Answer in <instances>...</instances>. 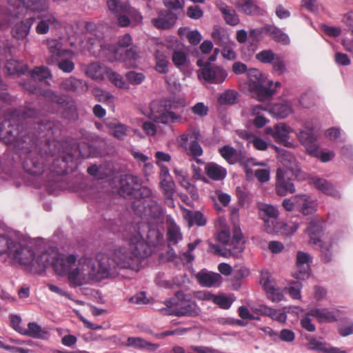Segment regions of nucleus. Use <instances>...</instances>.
I'll return each instance as SVG.
<instances>
[{
	"label": "nucleus",
	"mask_w": 353,
	"mask_h": 353,
	"mask_svg": "<svg viewBox=\"0 0 353 353\" xmlns=\"http://www.w3.org/2000/svg\"><path fill=\"white\" fill-rule=\"evenodd\" d=\"M172 61L177 68L185 65L187 61V54L181 50H174L172 55Z\"/></svg>",
	"instance_id": "obj_63"
},
{
	"label": "nucleus",
	"mask_w": 353,
	"mask_h": 353,
	"mask_svg": "<svg viewBox=\"0 0 353 353\" xmlns=\"http://www.w3.org/2000/svg\"><path fill=\"white\" fill-rule=\"evenodd\" d=\"M270 112L275 117L284 119L292 113V108L289 101H283L273 104Z\"/></svg>",
	"instance_id": "obj_39"
},
{
	"label": "nucleus",
	"mask_w": 353,
	"mask_h": 353,
	"mask_svg": "<svg viewBox=\"0 0 353 353\" xmlns=\"http://www.w3.org/2000/svg\"><path fill=\"white\" fill-rule=\"evenodd\" d=\"M220 11L223 15L226 23L234 26L239 23V16L236 12L229 6L219 8Z\"/></svg>",
	"instance_id": "obj_49"
},
{
	"label": "nucleus",
	"mask_w": 353,
	"mask_h": 353,
	"mask_svg": "<svg viewBox=\"0 0 353 353\" xmlns=\"http://www.w3.org/2000/svg\"><path fill=\"white\" fill-rule=\"evenodd\" d=\"M134 230V234H131L130 236L135 238L137 241H143L150 251V246L157 245L163 238L160 232L156 228H152L148 223H139Z\"/></svg>",
	"instance_id": "obj_11"
},
{
	"label": "nucleus",
	"mask_w": 353,
	"mask_h": 353,
	"mask_svg": "<svg viewBox=\"0 0 353 353\" xmlns=\"http://www.w3.org/2000/svg\"><path fill=\"white\" fill-rule=\"evenodd\" d=\"M228 76L227 72L221 67L205 63L198 74L199 78L203 79L210 83L219 84L223 83Z\"/></svg>",
	"instance_id": "obj_14"
},
{
	"label": "nucleus",
	"mask_w": 353,
	"mask_h": 353,
	"mask_svg": "<svg viewBox=\"0 0 353 353\" xmlns=\"http://www.w3.org/2000/svg\"><path fill=\"white\" fill-rule=\"evenodd\" d=\"M46 161V159L40 154L30 152L23 161L24 170L33 176H39L45 170Z\"/></svg>",
	"instance_id": "obj_16"
},
{
	"label": "nucleus",
	"mask_w": 353,
	"mask_h": 353,
	"mask_svg": "<svg viewBox=\"0 0 353 353\" xmlns=\"http://www.w3.org/2000/svg\"><path fill=\"white\" fill-rule=\"evenodd\" d=\"M296 176V174L285 170L283 168H278L276 173L275 190L277 195L280 196H286L288 194H293L296 189L293 181Z\"/></svg>",
	"instance_id": "obj_13"
},
{
	"label": "nucleus",
	"mask_w": 353,
	"mask_h": 353,
	"mask_svg": "<svg viewBox=\"0 0 353 353\" xmlns=\"http://www.w3.org/2000/svg\"><path fill=\"white\" fill-rule=\"evenodd\" d=\"M177 19V15L172 10L163 9L158 12L156 17L152 19L151 23L158 30H170L175 26Z\"/></svg>",
	"instance_id": "obj_18"
},
{
	"label": "nucleus",
	"mask_w": 353,
	"mask_h": 353,
	"mask_svg": "<svg viewBox=\"0 0 353 353\" xmlns=\"http://www.w3.org/2000/svg\"><path fill=\"white\" fill-rule=\"evenodd\" d=\"M183 212V217L188 221L190 228L194 225L204 226L207 223V220L203 214L200 211H192L184 208Z\"/></svg>",
	"instance_id": "obj_36"
},
{
	"label": "nucleus",
	"mask_w": 353,
	"mask_h": 353,
	"mask_svg": "<svg viewBox=\"0 0 353 353\" xmlns=\"http://www.w3.org/2000/svg\"><path fill=\"white\" fill-rule=\"evenodd\" d=\"M253 89L251 90L256 94V97L259 101H264L270 99L274 93L276 92L274 88H272L271 86L268 88L264 85V83L258 85H254Z\"/></svg>",
	"instance_id": "obj_42"
},
{
	"label": "nucleus",
	"mask_w": 353,
	"mask_h": 353,
	"mask_svg": "<svg viewBox=\"0 0 353 353\" xmlns=\"http://www.w3.org/2000/svg\"><path fill=\"white\" fill-rule=\"evenodd\" d=\"M122 344L125 347H132L136 349H147L150 351H154L159 347V344L152 343L145 341L141 337L130 336L128 337L125 342Z\"/></svg>",
	"instance_id": "obj_30"
},
{
	"label": "nucleus",
	"mask_w": 353,
	"mask_h": 353,
	"mask_svg": "<svg viewBox=\"0 0 353 353\" xmlns=\"http://www.w3.org/2000/svg\"><path fill=\"white\" fill-rule=\"evenodd\" d=\"M31 77L34 78L39 83L52 77L50 70L46 66L35 67L30 72Z\"/></svg>",
	"instance_id": "obj_50"
},
{
	"label": "nucleus",
	"mask_w": 353,
	"mask_h": 353,
	"mask_svg": "<svg viewBox=\"0 0 353 353\" xmlns=\"http://www.w3.org/2000/svg\"><path fill=\"white\" fill-rule=\"evenodd\" d=\"M108 9L115 14H121L126 10V4H121L119 0H107Z\"/></svg>",
	"instance_id": "obj_64"
},
{
	"label": "nucleus",
	"mask_w": 353,
	"mask_h": 353,
	"mask_svg": "<svg viewBox=\"0 0 353 353\" xmlns=\"http://www.w3.org/2000/svg\"><path fill=\"white\" fill-rule=\"evenodd\" d=\"M264 30L266 32V34L269 35L276 42L281 43L284 45L290 43L288 36L275 26L266 24L265 25Z\"/></svg>",
	"instance_id": "obj_38"
},
{
	"label": "nucleus",
	"mask_w": 353,
	"mask_h": 353,
	"mask_svg": "<svg viewBox=\"0 0 353 353\" xmlns=\"http://www.w3.org/2000/svg\"><path fill=\"white\" fill-rule=\"evenodd\" d=\"M259 216L264 221V228L267 233L276 232L275 223L279 216L278 210L272 205L261 204L259 206Z\"/></svg>",
	"instance_id": "obj_17"
},
{
	"label": "nucleus",
	"mask_w": 353,
	"mask_h": 353,
	"mask_svg": "<svg viewBox=\"0 0 353 353\" xmlns=\"http://www.w3.org/2000/svg\"><path fill=\"white\" fill-rule=\"evenodd\" d=\"M201 139V134L199 130L196 128H191L180 136V145L183 148H186L187 142L189 139L198 141Z\"/></svg>",
	"instance_id": "obj_45"
},
{
	"label": "nucleus",
	"mask_w": 353,
	"mask_h": 353,
	"mask_svg": "<svg viewBox=\"0 0 353 353\" xmlns=\"http://www.w3.org/2000/svg\"><path fill=\"white\" fill-rule=\"evenodd\" d=\"M119 57V61L129 62L131 65L132 61H134L138 57L137 48L133 46L129 49L121 50Z\"/></svg>",
	"instance_id": "obj_51"
},
{
	"label": "nucleus",
	"mask_w": 353,
	"mask_h": 353,
	"mask_svg": "<svg viewBox=\"0 0 353 353\" xmlns=\"http://www.w3.org/2000/svg\"><path fill=\"white\" fill-rule=\"evenodd\" d=\"M59 88L61 90L81 93L87 90L85 83L74 77H70L64 79L59 84Z\"/></svg>",
	"instance_id": "obj_28"
},
{
	"label": "nucleus",
	"mask_w": 353,
	"mask_h": 353,
	"mask_svg": "<svg viewBox=\"0 0 353 353\" xmlns=\"http://www.w3.org/2000/svg\"><path fill=\"white\" fill-rule=\"evenodd\" d=\"M207 176L213 181H221L227 175V170L225 168L216 163H209L205 167Z\"/></svg>",
	"instance_id": "obj_33"
},
{
	"label": "nucleus",
	"mask_w": 353,
	"mask_h": 353,
	"mask_svg": "<svg viewBox=\"0 0 353 353\" xmlns=\"http://www.w3.org/2000/svg\"><path fill=\"white\" fill-rule=\"evenodd\" d=\"M12 256L20 264L30 265L35 258L34 252L29 248H23L21 244L0 236V254Z\"/></svg>",
	"instance_id": "obj_8"
},
{
	"label": "nucleus",
	"mask_w": 353,
	"mask_h": 353,
	"mask_svg": "<svg viewBox=\"0 0 353 353\" xmlns=\"http://www.w3.org/2000/svg\"><path fill=\"white\" fill-rule=\"evenodd\" d=\"M34 20V17H30L24 21H21L14 23L11 29V34L12 37L17 40H23L26 39Z\"/></svg>",
	"instance_id": "obj_24"
},
{
	"label": "nucleus",
	"mask_w": 353,
	"mask_h": 353,
	"mask_svg": "<svg viewBox=\"0 0 353 353\" xmlns=\"http://www.w3.org/2000/svg\"><path fill=\"white\" fill-rule=\"evenodd\" d=\"M220 155L230 165L244 163L245 157L241 151L232 146L224 145L219 149Z\"/></svg>",
	"instance_id": "obj_25"
},
{
	"label": "nucleus",
	"mask_w": 353,
	"mask_h": 353,
	"mask_svg": "<svg viewBox=\"0 0 353 353\" xmlns=\"http://www.w3.org/2000/svg\"><path fill=\"white\" fill-rule=\"evenodd\" d=\"M105 125L111 130V134L119 140H123L130 129L126 125L116 120L107 121Z\"/></svg>",
	"instance_id": "obj_32"
},
{
	"label": "nucleus",
	"mask_w": 353,
	"mask_h": 353,
	"mask_svg": "<svg viewBox=\"0 0 353 353\" xmlns=\"http://www.w3.org/2000/svg\"><path fill=\"white\" fill-rule=\"evenodd\" d=\"M294 199L298 210L303 214H310L316 211V203L310 196L307 194L296 195Z\"/></svg>",
	"instance_id": "obj_26"
},
{
	"label": "nucleus",
	"mask_w": 353,
	"mask_h": 353,
	"mask_svg": "<svg viewBox=\"0 0 353 353\" xmlns=\"http://www.w3.org/2000/svg\"><path fill=\"white\" fill-rule=\"evenodd\" d=\"M307 314L314 317L320 323H329L338 321L339 310H330L327 308H313L307 312Z\"/></svg>",
	"instance_id": "obj_22"
},
{
	"label": "nucleus",
	"mask_w": 353,
	"mask_h": 353,
	"mask_svg": "<svg viewBox=\"0 0 353 353\" xmlns=\"http://www.w3.org/2000/svg\"><path fill=\"white\" fill-rule=\"evenodd\" d=\"M165 199L168 205L174 206L173 196L175 193V183L174 182H170L169 184L164 185L161 187Z\"/></svg>",
	"instance_id": "obj_54"
},
{
	"label": "nucleus",
	"mask_w": 353,
	"mask_h": 353,
	"mask_svg": "<svg viewBox=\"0 0 353 353\" xmlns=\"http://www.w3.org/2000/svg\"><path fill=\"white\" fill-rule=\"evenodd\" d=\"M98 37L88 38V50L96 57L105 58L109 61H119L120 52L122 49L116 45L106 43L103 37L95 34Z\"/></svg>",
	"instance_id": "obj_9"
},
{
	"label": "nucleus",
	"mask_w": 353,
	"mask_h": 353,
	"mask_svg": "<svg viewBox=\"0 0 353 353\" xmlns=\"http://www.w3.org/2000/svg\"><path fill=\"white\" fill-rule=\"evenodd\" d=\"M64 150L60 154V158L64 163L63 168L59 172L60 174L64 172L66 170V165L70 162H73L79 157L86 159L92 157V148L85 143H82L79 145L74 144H61Z\"/></svg>",
	"instance_id": "obj_10"
},
{
	"label": "nucleus",
	"mask_w": 353,
	"mask_h": 353,
	"mask_svg": "<svg viewBox=\"0 0 353 353\" xmlns=\"http://www.w3.org/2000/svg\"><path fill=\"white\" fill-rule=\"evenodd\" d=\"M242 235L241 233H235L233 236L231 244H230V246H231L232 244L234 245L233 248H229V250L232 252L234 254H237L241 253L243 249V243L241 242Z\"/></svg>",
	"instance_id": "obj_60"
},
{
	"label": "nucleus",
	"mask_w": 353,
	"mask_h": 353,
	"mask_svg": "<svg viewBox=\"0 0 353 353\" xmlns=\"http://www.w3.org/2000/svg\"><path fill=\"white\" fill-rule=\"evenodd\" d=\"M291 132V128L284 123H279L274 125L273 128L268 127L265 129L266 134L271 135L276 143L286 147L292 145V143L288 141L289 134Z\"/></svg>",
	"instance_id": "obj_19"
},
{
	"label": "nucleus",
	"mask_w": 353,
	"mask_h": 353,
	"mask_svg": "<svg viewBox=\"0 0 353 353\" xmlns=\"http://www.w3.org/2000/svg\"><path fill=\"white\" fill-rule=\"evenodd\" d=\"M184 106L183 101L175 99L154 100L150 104V112L147 116L157 123L170 125L181 119V114L173 112L172 110Z\"/></svg>",
	"instance_id": "obj_4"
},
{
	"label": "nucleus",
	"mask_w": 353,
	"mask_h": 353,
	"mask_svg": "<svg viewBox=\"0 0 353 353\" xmlns=\"http://www.w3.org/2000/svg\"><path fill=\"white\" fill-rule=\"evenodd\" d=\"M211 37L215 44L219 46H224L229 40V35L225 29L219 26L213 28Z\"/></svg>",
	"instance_id": "obj_43"
},
{
	"label": "nucleus",
	"mask_w": 353,
	"mask_h": 353,
	"mask_svg": "<svg viewBox=\"0 0 353 353\" xmlns=\"http://www.w3.org/2000/svg\"><path fill=\"white\" fill-rule=\"evenodd\" d=\"M109 68L99 63H91L86 68V74L92 79L101 81L106 77Z\"/></svg>",
	"instance_id": "obj_35"
},
{
	"label": "nucleus",
	"mask_w": 353,
	"mask_h": 353,
	"mask_svg": "<svg viewBox=\"0 0 353 353\" xmlns=\"http://www.w3.org/2000/svg\"><path fill=\"white\" fill-rule=\"evenodd\" d=\"M315 187L321 190L323 193L333 196V197H339V192L334 185L328 182L327 180L320 178H316L313 181Z\"/></svg>",
	"instance_id": "obj_41"
},
{
	"label": "nucleus",
	"mask_w": 353,
	"mask_h": 353,
	"mask_svg": "<svg viewBox=\"0 0 353 353\" xmlns=\"http://www.w3.org/2000/svg\"><path fill=\"white\" fill-rule=\"evenodd\" d=\"M68 57H62L57 62L59 69L65 73L72 72L75 66L74 63Z\"/></svg>",
	"instance_id": "obj_58"
},
{
	"label": "nucleus",
	"mask_w": 353,
	"mask_h": 353,
	"mask_svg": "<svg viewBox=\"0 0 353 353\" xmlns=\"http://www.w3.org/2000/svg\"><path fill=\"white\" fill-rule=\"evenodd\" d=\"M248 85L250 90L253 89L254 85H259L264 83L263 77L261 71L256 68H250L247 73Z\"/></svg>",
	"instance_id": "obj_47"
},
{
	"label": "nucleus",
	"mask_w": 353,
	"mask_h": 353,
	"mask_svg": "<svg viewBox=\"0 0 353 353\" xmlns=\"http://www.w3.org/2000/svg\"><path fill=\"white\" fill-rule=\"evenodd\" d=\"M203 149L201 145L197 141H192L190 146H189V152L188 154L192 157L198 163H201V161L198 159L199 157H201L203 154Z\"/></svg>",
	"instance_id": "obj_59"
},
{
	"label": "nucleus",
	"mask_w": 353,
	"mask_h": 353,
	"mask_svg": "<svg viewBox=\"0 0 353 353\" xmlns=\"http://www.w3.org/2000/svg\"><path fill=\"white\" fill-rule=\"evenodd\" d=\"M37 262L43 268H47L50 265L53 268L56 274L60 276L67 275L69 279V274L72 272V267L75 265L77 258L74 254L65 255L57 254L50 263L47 254H42Z\"/></svg>",
	"instance_id": "obj_6"
},
{
	"label": "nucleus",
	"mask_w": 353,
	"mask_h": 353,
	"mask_svg": "<svg viewBox=\"0 0 353 353\" xmlns=\"http://www.w3.org/2000/svg\"><path fill=\"white\" fill-rule=\"evenodd\" d=\"M279 158L281 164L283 165V169L296 174L299 168L296 159L294 155L288 151H284L281 153Z\"/></svg>",
	"instance_id": "obj_40"
},
{
	"label": "nucleus",
	"mask_w": 353,
	"mask_h": 353,
	"mask_svg": "<svg viewBox=\"0 0 353 353\" xmlns=\"http://www.w3.org/2000/svg\"><path fill=\"white\" fill-rule=\"evenodd\" d=\"M167 57L160 52L156 54V65L155 70L161 74H166L168 72Z\"/></svg>",
	"instance_id": "obj_55"
},
{
	"label": "nucleus",
	"mask_w": 353,
	"mask_h": 353,
	"mask_svg": "<svg viewBox=\"0 0 353 353\" xmlns=\"http://www.w3.org/2000/svg\"><path fill=\"white\" fill-rule=\"evenodd\" d=\"M237 92L228 90L219 97V103L221 105H234L237 102Z\"/></svg>",
	"instance_id": "obj_52"
},
{
	"label": "nucleus",
	"mask_w": 353,
	"mask_h": 353,
	"mask_svg": "<svg viewBox=\"0 0 353 353\" xmlns=\"http://www.w3.org/2000/svg\"><path fill=\"white\" fill-rule=\"evenodd\" d=\"M106 77L109 79V81L112 83L115 86L120 88H125L126 86V83L119 74L114 72L112 69L109 68L108 70V73Z\"/></svg>",
	"instance_id": "obj_57"
},
{
	"label": "nucleus",
	"mask_w": 353,
	"mask_h": 353,
	"mask_svg": "<svg viewBox=\"0 0 353 353\" xmlns=\"http://www.w3.org/2000/svg\"><path fill=\"white\" fill-rule=\"evenodd\" d=\"M276 55L271 50H263L256 54V58L263 63H272Z\"/></svg>",
	"instance_id": "obj_61"
},
{
	"label": "nucleus",
	"mask_w": 353,
	"mask_h": 353,
	"mask_svg": "<svg viewBox=\"0 0 353 353\" xmlns=\"http://www.w3.org/2000/svg\"><path fill=\"white\" fill-rule=\"evenodd\" d=\"M44 97L62 109L63 118L71 121L78 119L77 106L73 101L68 99L64 96L59 95L51 90H46Z\"/></svg>",
	"instance_id": "obj_12"
},
{
	"label": "nucleus",
	"mask_w": 353,
	"mask_h": 353,
	"mask_svg": "<svg viewBox=\"0 0 353 353\" xmlns=\"http://www.w3.org/2000/svg\"><path fill=\"white\" fill-rule=\"evenodd\" d=\"M297 137L301 143L305 147L307 152L310 155L313 157H317L319 155L317 136L312 129L301 130L297 134Z\"/></svg>",
	"instance_id": "obj_21"
},
{
	"label": "nucleus",
	"mask_w": 353,
	"mask_h": 353,
	"mask_svg": "<svg viewBox=\"0 0 353 353\" xmlns=\"http://www.w3.org/2000/svg\"><path fill=\"white\" fill-rule=\"evenodd\" d=\"M129 248L119 247L114 251V262L120 269L137 270L141 262L150 255V250L143 241L128 237Z\"/></svg>",
	"instance_id": "obj_2"
},
{
	"label": "nucleus",
	"mask_w": 353,
	"mask_h": 353,
	"mask_svg": "<svg viewBox=\"0 0 353 353\" xmlns=\"http://www.w3.org/2000/svg\"><path fill=\"white\" fill-rule=\"evenodd\" d=\"M306 231L310 236L311 243L317 244L321 242V238L323 232L321 223L319 221H311L306 228Z\"/></svg>",
	"instance_id": "obj_37"
},
{
	"label": "nucleus",
	"mask_w": 353,
	"mask_h": 353,
	"mask_svg": "<svg viewBox=\"0 0 353 353\" xmlns=\"http://www.w3.org/2000/svg\"><path fill=\"white\" fill-rule=\"evenodd\" d=\"M47 46L51 56V63H55L60 59L65 57H70L72 51L63 48V43L57 39L47 40Z\"/></svg>",
	"instance_id": "obj_23"
},
{
	"label": "nucleus",
	"mask_w": 353,
	"mask_h": 353,
	"mask_svg": "<svg viewBox=\"0 0 353 353\" xmlns=\"http://www.w3.org/2000/svg\"><path fill=\"white\" fill-rule=\"evenodd\" d=\"M97 258L99 261V265L97 267V281L117 275V267L114 259H111L105 254H99Z\"/></svg>",
	"instance_id": "obj_15"
},
{
	"label": "nucleus",
	"mask_w": 353,
	"mask_h": 353,
	"mask_svg": "<svg viewBox=\"0 0 353 353\" xmlns=\"http://www.w3.org/2000/svg\"><path fill=\"white\" fill-rule=\"evenodd\" d=\"M112 183L119 194L124 198L134 199L138 202L140 199L152 196V190L146 186H141V179L135 175L122 174L114 178ZM132 208L139 216H141L145 210L144 207L143 210H139L137 201L133 202Z\"/></svg>",
	"instance_id": "obj_3"
},
{
	"label": "nucleus",
	"mask_w": 353,
	"mask_h": 353,
	"mask_svg": "<svg viewBox=\"0 0 353 353\" xmlns=\"http://www.w3.org/2000/svg\"><path fill=\"white\" fill-rule=\"evenodd\" d=\"M176 175H178L177 180L180 185L185 188L191 195L193 199L197 198V190L194 185L190 183L188 176L181 172L174 171Z\"/></svg>",
	"instance_id": "obj_44"
},
{
	"label": "nucleus",
	"mask_w": 353,
	"mask_h": 353,
	"mask_svg": "<svg viewBox=\"0 0 353 353\" xmlns=\"http://www.w3.org/2000/svg\"><path fill=\"white\" fill-rule=\"evenodd\" d=\"M23 335L42 340H47L50 336L47 330L42 328L35 322H30L28 324V328H25Z\"/></svg>",
	"instance_id": "obj_29"
},
{
	"label": "nucleus",
	"mask_w": 353,
	"mask_h": 353,
	"mask_svg": "<svg viewBox=\"0 0 353 353\" xmlns=\"http://www.w3.org/2000/svg\"><path fill=\"white\" fill-rule=\"evenodd\" d=\"M39 81H37L34 78L30 77V79L23 82V87L30 93L37 94H40L44 96L46 91L42 92L41 89L39 88Z\"/></svg>",
	"instance_id": "obj_56"
},
{
	"label": "nucleus",
	"mask_w": 353,
	"mask_h": 353,
	"mask_svg": "<svg viewBox=\"0 0 353 353\" xmlns=\"http://www.w3.org/2000/svg\"><path fill=\"white\" fill-rule=\"evenodd\" d=\"M38 114V111L30 103L18 109L8 110L6 119L17 125L15 134L10 131L12 139H20L24 143L34 144L39 138L49 140L59 134V122L46 119L34 121Z\"/></svg>",
	"instance_id": "obj_1"
},
{
	"label": "nucleus",
	"mask_w": 353,
	"mask_h": 353,
	"mask_svg": "<svg viewBox=\"0 0 353 353\" xmlns=\"http://www.w3.org/2000/svg\"><path fill=\"white\" fill-rule=\"evenodd\" d=\"M21 4L34 13H41L49 9L48 0H20Z\"/></svg>",
	"instance_id": "obj_34"
},
{
	"label": "nucleus",
	"mask_w": 353,
	"mask_h": 353,
	"mask_svg": "<svg viewBox=\"0 0 353 353\" xmlns=\"http://www.w3.org/2000/svg\"><path fill=\"white\" fill-rule=\"evenodd\" d=\"M265 313L272 319L276 320L279 322H285L287 319V315L285 312L270 307L265 308Z\"/></svg>",
	"instance_id": "obj_62"
},
{
	"label": "nucleus",
	"mask_w": 353,
	"mask_h": 353,
	"mask_svg": "<svg viewBox=\"0 0 353 353\" xmlns=\"http://www.w3.org/2000/svg\"><path fill=\"white\" fill-rule=\"evenodd\" d=\"M236 7L239 12L246 15H258L261 8L254 0H237Z\"/></svg>",
	"instance_id": "obj_31"
},
{
	"label": "nucleus",
	"mask_w": 353,
	"mask_h": 353,
	"mask_svg": "<svg viewBox=\"0 0 353 353\" xmlns=\"http://www.w3.org/2000/svg\"><path fill=\"white\" fill-rule=\"evenodd\" d=\"M165 305L169 311L168 314L176 316H196L200 312L191 294H185L182 291L176 292L173 297L165 301Z\"/></svg>",
	"instance_id": "obj_5"
},
{
	"label": "nucleus",
	"mask_w": 353,
	"mask_h": 353,
	"mask_svg": "<svg viewBox=\"0 0 353 353\" xmlns=\"http://www.w3.org/2000/svg\"><path fill=\"white\" fill-rule=\"evenodd\" d=\"M167 237L170 245H176L182 239L179 228L176 225H170L168 229Z\"/></svg>",
	"instance_id": "obj_53"
},
{
	"label": "nucleus",
	"mask_w": 353,
	"mask_h": 353,
	"mask_svg": "<svg viewBox=\"0 0 353 353\" xmlns=\"http://www.w3.org/2000/svg\"><path fill=\"white\" fill-rule=\"evenodd\" d=\"M198 282L204 287L219 286L222 281V276L219 273L200 271L196 275Z\"/></svg>",
	"instance_id": "obj_27"
},
{
	"label": "nucleus",
	"mask_w": 353,
	"mask_h": 353,
	"mask_svg": "<svg viewBox=\"0 0 353 353\" xmlns=\"http://www.w3.org/2000/svg\"><path fill=\"white\" fill-rule=\"evenodd\" d=\"M276 232L274 233H278L280 234H284L286 236H290L294 233L298 229V225L295 223H283L277 222L275 223Z\"/></svg>",
	"instance_id": "obj_48"
},
{
	"label": "nucleus",
	"mask_w": 353,
	"mask_h": 353,
	"mask_svg": "<svg viewBox=\"0 0 353 353\" xmlns=\"http://www.w3.org/2000/svg\"><path fill=\"white\" fill-rule=\"evenodd\" d=\"M6 70L8 74H23L28 70V66L23 65L17 60H8L5 65Z\"/></svg>",
	"instance_id": "obj_46"
},
{
	"label": "nucleus",
	"mask_w": 353,
	"mask_h": 353,
	"mask_svg": "<svg viewBox=\"0 0 353 353\" xmlns=\"http://www.w3.org/2000/svg\"><path fill=\"white\" fill-rule=\"evenodd\" d=\"M97 266L92 259L81 258L75 269L69 274V281L80 286L90 281H97Z\"/></svg>",
	"instance_id": "obj_7"
},
{
	"label": "nucleus",
	"mask_w": 353,
	"mask_h": 353,
	"mask_svg": "<svg viewBox=\"0 0 353 353\" xmlns=\"http://www.w3.org/2000/svg\"><path fill=\"white\" fill-rule=\"evenodd\" d=\"M310 256L309 254L302 251L297 252L295 270L292 273V276L295 279L304 280L310 276Z\"/></svg>",
	"instance_id": "obj_20"
}]
</instances>
